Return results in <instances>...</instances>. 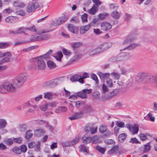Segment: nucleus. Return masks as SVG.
I'll return each mask as SVG.
<instances>
[{"mask_svg":"<svg viewBox=\"0 0 157 157\" xmlns=\"http://www.w3.org/2000/svg\"><path fill=\"white\" fill-rule=\"evenodd\" d=\"M27 30V28L23 27L21 28H18L17 30V35L24 33L25 31Z\"/></svg>","mask_w":157,"mask_h":157,"instance_id":"obj_32","label":"nucleus"},{"mask_svg":"<svg viewBox=\"0 0 157 157\" xmlns=\"http://www.w3.org/2000/svg\"><path fill=\"white\" fill-rule=\"evenodd\" d=\"M13 151L16 154H19L21 153V151L20 147H15L13 149Z\"/></svg>","mask_w":157,"mask_h":157,"instance_id":"obj_37","label":"nucleus"},{"mask_svg":"<svg viewBox=\"0 0 157 157\" xmlns=\"http://www.w3.org/2000/svg\"><path fill=\"white\" fill-rule=\"evenodd\" d=\"M119 151V147L118 146L115 145L109 151H108V154H110L115 153H118Z\"/></svg>","mask_w":157,"mask_h":157,"instance_id":"obj_21","label":"nucleus"},{"mask_svg":"<svg viewBox=\"0 0 157 157\" xmlns=\"http://www.w3.org/2000/svg\"><path fill=\"white\" fill-rule=\"evenodd\" d=\"M13 6L16 7L23 8L25 7V5L23 2L14 1L13 2Z\"/></svg>","mask_w":157,"mask_h":157,"instance_id":"obj_19","label":"nucleus"},{"mask_svg":"<svg viewBox=\"0 0 157 157\" xmlns=\"http://www.w3.org/2000/svg\"><path fill=\"white\" fill-rule=\"evenodd\" d=\"M44 132V131L42 130L37 129L35 132L34 134L36 136H39Z\"/></svg>","mask_w":157,"mask_h":157,"instance_id":"obj_55","label":"nucleus"},{"mask_svg":"<svg viewBox=\"0 0 157 157\" xmlns=\"http://www.w3.org/2000/svg\"><path fill=\"white\" fill-rule=\"evenodd\" d=\"M17 87L16 85L8 82H5L0 85V93L2 94L13 92L16 91Z\"/></svg>","mask_w":157,"mask_h":157,"instance_id":"obj_1","label":"nucleus"},{"mask_svg":"<svg viewBox=\"0 0 157 157\" xmlns=\"http://www.w3.org/2000/svg\"><path fill=\"white\" fill-rule=\"evenodd\" d=\"M63 54L65 55H70L71 53L70 51L67 50L65 48L63 49Z\"/></svg>","mask_w":157,"mask_h":157,"instance_id":"obj_63","label":"nucleus"},{"mask_svg":"<svg viewBox=\"0 0 157 157\" xmlns=\"http://www.w3.org/2000/svg\"><path fill=\"white\" fill-rule=\"evenodd\" d=\"M13 142L18 144H20L22 142V139L21 138H13Z\"/></svg>","mask_w":157,"mask_h":157,"instance_id":"obj_60","label":"nucleus"},{"mask_svg":"<svg viewBox=\"0 0 157 157\" xmlns=\"http://www.w3.org/2000/svg\"><path fill=\"white\" fill-rule=\"evenodd\" d=\"M97 11V7L95 6H94L91 9L89 10V12L90 14H94Z\"/></svg>","mask_w":157,"mask_h":157,"instance_id":"obj_31","label":"nucleus"},{"mask_svg":"<svg viewBox=\"0 0 157 157\" xmlns=\"http://www.w3.org/2000/svg\"><path fill=\"white\" fill-rule=\"evenodd\" d=\"M3 57H5V58L1 60L2 63H4L9 62L10 60V57L12 56L11 53L10 52H7L3 53Z\"/></svg>","mask_w":157,"mask_h":157,"instance_id":"obj_13","label":"nucleus"},{"mask_svg":"<svg viewBox=\"0 0 157 157\" xmlns=\"http://www.w3.org/2000/svg\"><path fill=\"white\" fill-rule=\"evenodd\" d=\"M101 48L102 49V51L103 52L111 47V44L109 43H105L100 45Z\"/></svg>","mask_w":157,"mask_h":157,"instance_id":"obj_22","label":"nucleus"},{"mask_svg":"<svg viewBox=\"0 0 157 157\" xmlns=\"http://www.w3.org/2000/svg\"><path fill=\"white\" fill-rule=\"evenodd\" d=\"M99 137L98 136H95L92 138V142L93 144H96L98 143V140L99 139Z\"/></svg>","mask_w":157,"mask_h":157,"instance_id":"obj_52","label":"nucleus"},{"mask_svg":"<svg viewBox=\"0 0 157 157\" xmlns=\"http://www.w3.org/2000/svg\"><path fill=\"white\" fill-rule=\"evenodd\" d=\"M98 21V19L97 18H95L93 19L91 23V25L93 26H95L97 25Z\"/></svg>","mask_w":157,"mask_h":157,"instance_id":"obj_62","label":"nucleus"},{"mask_svg":"<svg viewBox=\"0 0 157 157\" xmlns=\"http://www.w3.org/2000/svg\"><path fill=\"white\" fill-rule=\"evenodd\" d=\"M83 112L82 111L76 113L73 116L70 117L69 119L71 120L77 119L82 117L83 116Z\"/></svg>","mask_w":157,"mask_h":157,"instance_id":"obj_18","label":"nucleus"},{"mask_svg":"<svg viewBox=\"0 0 157 157\" xmlns=\"http://www.w3.org/2000/svg\"><path fill=\"white\" fill-rule=\"evenodd\" d=\"M82 44V43L81 42H75L71 44V46L74 49H75L81 47Z\"/></svg>","mask_w":157,"mask_h":157,"instance_id":"obj_23","label":"nucleus"},{"mask_svg":"<svg viewBox=\"0 0 157 157\" xmlns=\"http://www.w3.org/2000/svg\"><path fill=\"white\" fill-rule=\"evenodd\" d=\"M17 15L22 16H25L26 15V13L23 10L18 11L17 12Z\"/></svg>","mask_w":157,"mask_h":157,"instance_id":"obj_58","label":"nucleus"},{"mask_svg":"<svg viewBox=\"0 0 157 157\" xmlns=\"http://www.w3.org/2000/svg\"><path fill=\"white\" fill-rule=\"evenodd\" d=\"M141 78L143 80L150 83H156L155 76L147 75V74L145 73H140Z\"/></svg>","mask_w":157,"mask_h":157,"instance_id":"obj_6","label":"nucleus"},{"mask_svg":"<svg viewBox=\"0 0 157 157\" xmlns=\"http://www.w3.org/2000/svg\"><path fill=\"white\" fill-rule=\"evenodd\" d=\"M98 75L99 76L101 79H106L109 78L110 75L109 73H102L101 72H99L98 73Z\"/></svg>","mask_w":157,"mask_h":157,"instance_id":"obj_20","label":"nucleus"},{"mask_svg":"<svg viewBox=\"0 0 157 157\" xmlns=\"http://www.w3.org/2000/svg\"><path fill=\"white\" fill-rule=\"evenodd\" d=\"M7 124V123L5 120L3 119L0 120V128H4Z\"/></svg>","mask_w":157,"mask_h":157,"instance_id":"obj_34","label":"nucleus"},{"mask_svg":"<svg viewBox=\"0 0 157 157\" xmlns=\"http://www.w3.org/2000/svg\"><path fill=\"white\" fill-rule=\"evenodd\" d=\"M44 98L48 100H51L53 96L52 93L50 92H46L44 93Z\"/></svg>","mask_w":157,"mask_h":157,"instance_id":"obj_28","label":"nucleus"},{"mask_svg":"<svg viewBox=\"0 0 157 157\" xmlns=\"http://www.w3.org/2000/svg\"><path fill=\"white\" fill-rule=\"evenodd\" d=\"M82 139L83 140V143L85 144L89 143L92 140V138L90 137H87L85 139L83 138Z\"/></svg>","mask_w":157,"mask_h":157,"instance_id":"obj_36","label":"nucleus"},{"mask_svg":"<svg viewBox=\"0 0 157 157\" xmlns=\"http://www.w3.org/2000/svg\"><path fill=\"white\" fill-rule=\"evenodd\" d=\"M28 146L29 148H31L35 147V150L36 151H38L40 150V143L39 142L35 143V142L33 141L29 143Z\"/></svg>","mask_w":157,"mask_h":157,"instance_id":"obj_12","label":"nucleus"},{"mask_svg":"<svg viewBox=\"0 0 157 157\" xmlns=\"http://www.w3.org/2000/svg\"><path fill=\"white\" fill-rule=\"evenodd\" d=\"M85 102L84 101H78L76 102L75 106L77 108H79L80 106L84 105Z\"/></svg>","mask_w":157,"mask_h":157,"instance_id":"obj_47","label":"nucleus"},{"mask_svg":"<svg viewBox=\"0 0 157 157\" xmlns=\"http://www.w3.org/2000/svg\"><path fill=\"white\" fill-rule=\"evenodd\" d=\"M79 138L78 137H75L74 139L71 141V146H73L78 142L79 141Z\"/></svg>","mask_w":157,"mask_h":157,"instance_id":"obj_43","label":"nucleus"},{"mask_svg":"<svg viewBox=\"0 0 157 157\" xmlns=\"http://www.w3.org/2000/svg\"><path fill=\"white\" fill-rule=\"evenodd\" d=\"M127 136V135L125 133H123L119 136L118 137L119 140L121 142H124Z\"/></svg>","mask_w":157,"mask_h":157,"instance_id":"obj_27","label":"nucleus"},{"mask_svg":"<svg viewBox=\"0 0 157 157\" xmlns=\"http://www.w3.org/2000/svg\"><path fill=\"white\" fill-rule=\"evenodd\" d=\"M80 149L81 151H83V152H84L87 153H88V151L86 149L85 146L83 145H81Z\"/></svg>","mask_w":157,"mask_h":157,"instance_id":"obj_64","label":"nucleus"},{"mask_svg":"<svg viewBox=\"0 0 157 157\" xmlns=\"http://www.w3.org/2000/svg\"><path fill=\"white\" fill-rule=\"evenodd\" d=\"M106 85L109 87V88H112L114 86L112 80L110 78H107L106 80Z\"/></svg>","mask_w":157,"mask_h":157,"instance_id":"obj_26","label":"nucleus"},{"mask_svg":"<svg viewBox=\"0 0 157 157\" xmlns=\"http://www.w3.org/2000/svg\"><path fill=\"white\" fill-rule=\"evenodd\" d=\"M98 128L97 127H95L93 128H91L90 132L91 134H94L97 132Z\"/></svg>","mask_w":157,"mask_h":157,"instance_id":"obj_61","label":"nucleus"},{"mask_svg":"<svg viewBox=\"0 0 157 157\" xmlns=\"http://www.w3.org/2000/svg\"><path fill=\"white\" fill-rule=\"evenodd\" d=\"M139 45V44L137 43L132 44L129 46L125 48L124 49H128L129 50H132L137 47Z\"/></svg>","mask_w":157,"mask_h":157,"instance_id":"obj_25","label":"nucleus"},{"mask_svg":"<svg viewBox=\"0 0 157 157\" xmlns=\"http://www.w3.org/2000/svg\"><path fill=\"white\" fill-rule=\"evenodd\" d=\"M37 2H35L29 3L26 8V11L29 13L34 12L36 9L39 7Z\"/></svg>","mask_w":157,"mask_h":157,"instance_id":"obj_7","label":"nucleus"},{"mask_svg":"<svg viewBox=\"0 0 157 157\" xmlns=\"http://www.w3.org/2000/svg\"><path fill=\"white\" fill-rule=\"evenodd\" d=\"M9 45L8 43L0 42V48L4 49L7 47Z\"/></svg>","mask_w":157,"mask_h":157,"instance_id":"obj_39","label":"nucleus"},{"mask_svg":"<svg viewBox=\"0 0 157 157\" xmlns=\"http://www.w3.org/2000/svg\"><path fill=\"white\" fill-rule=\"evenodd\" d=\"M52 52V50H51L48 51L45 55V61L47 62L48 67L51 69H53L56 68V66L55 63L51 61L52 58L53 57L51 53Z\"/></svg>","mask_w":157,"mask_h":157,"instance_id":"obj_3","label":"nucleus"},{"mask_svg":"<svg viewBox=\"0 0 157 157\" xmlns=\"http://www.w3.org/2000/svg\"><path fill=\"white\" fill-rule=\"evenodd\" d=\"M48 38V36L47 34L33 35L30 38V40L31 42L36 41H40L45 40Z\"/></svg>","mask_w":157,"mask_h":157,"instance_id":"obj_5","label":"nucleus"},{"mask_svg":"<svg viewBox=\"0 0 157 157\" xmlns=\"http://www.w3.org/2000/svg\"><path fill=\"white\" fill-rule=\"evenodd\" d=\"M33 134L31 131H27L25 134V138L26 140H29L33 136Z\"/></svg>","mask_w":157,"mask_h":157,"instance_id":"obj_40","label":"nucleus"},{"mask_svg":"<svg viewBox=\"0 0 157 157\" xmlns=\"http://www.w3.org/2000/svg\"><path fill=\"white\" fill-rule=\"evenodd\" d=\"M57 54L58 56H55L54 57L56 59L59 61H61V58L63 56V55L61 52H59L57 53ZM53 57L54 56H53Z\"/></svg>","mask_w":157,"mask_h":157,"instance_id":"obj_41","label":"nucleus"},{"mask_svg":"<svg viewBox=\"0 0 157 157\" xmlns=\"http://www.w3.org/2000/svg\"><path fill=\"white\" fill-rule=\"evenodd\" d=\"M18 128L20 131L24 132L26 130V125L25 124H20L18 126Z\"/></svg>","mask_w":157,"mask_h":157,"instance_id":"obj_48","label":"nucleus"},{"mask_svg":"<svg viewBox=\"0 0 157 157\" xmlns=\"http://www.w3.org/2000/svg\"><path fill=\"white\" fill-rule=\"evenodd\" d=\"M80 55L76 54L71 59L70 61L71 63H73L79 60L80 59Z\"/></svg>","mask_w":157,"mask_h":157,"instance_id":"obj_30","label":"nucleus"},{"mask_svg":"<svg viewBox=\"0 0 157 157\" xmlns=\"http://www.w3.org/2000/svg\"><path fill=\"white\" fill-rule=\"evenodd\" d=\"M152 114L149 113L147 114V117H144V119L146 120H148V118H149L151 121L153 122L155 121V117H152Z\"/></svg>","mask_w":157,"mask_h":157,"instance_id":"obj_33","label":"nucleus"},{"mask_svg":"<svg viewBox=\"0 0 157 157\" xmlns=\"http://www.w3.org/2000/svg\"><path fill=\"white\" fill-rule=\"evenodd\" d=\"M88 15L85 13L82 15L81 16V19L83 22H86L87 21Z\"/></svg>","mask_w":157,"mask_h":157,"instance_id":"obj_42","label":"nucleus"},{"mask_svg":"<svg viewBox=\"0 0 157 157\" xmlns=\"http://www.w3.org/2000/svg\"><path fill=\"white\" fill-rule=\"evenodd\" d=\"M27 76L26 73H21L17 76L13 80V84L19 87L21 86L26 81Z\"/></svg>","mask_w":157,"mask_h":157,"instance_id":"obj_2","label":"nucleus"},{"mask_svg":"<svg viewBox=\"0 0 157 157\" xmlns=\"http://www.w3.org/2000/svg\"><path fill=\"white\" fill-rule=\"evenodd\" d=\"M119 88H117L116 89L114 90L111 93V94L112 96L116 95L119 92Z\"/></svg>","mask_w":157,"mask_h":157,"instance_id":"obj_56","label":"nucleus"},{"mask_svg":"<svg viewBox=\"0 0 157 157\" xmlns=\"http://www.w3.org/2000/svg\"><path fill=\"white\" fill-rule=\"evenodd\" d=\"M109 87L106 85L105 83H103L101 87V92L103 94H105L108 92L109 91Z\"/></svg>","mask_w":157,"mask_h":157,"instance_id":"obj_24","label":"nucleus"},{"mask_svg":"<svg viewBox=\"0 0 157 157\" xmlns=\"http://www.w3.org/2000/svg\"><path fill=\"white\" fill-rule=\"evenodd\" d=\"M62 145L63 147H70L71 146V141H66L62 143Z\"/></svg>","mask_w":157,"mask_h":157,"instance_id":"obj_59","label":"nucleus"},{"mask_svg":"<svg viewBox=\"0 0 157 157\" xmlns=\"http://www.w3.org/2000/svg\"><path fill=\"white\" fill-rule=\"evenodd\" d=\"M45 55L44 56H41L37 57L36 58H33L32 60L34 61L37 60V68L39 70H44L46 64L45 63Z\"/></svg>","mask_w":157,"mask_h":157,"instance_id":"obj_4","label":"nucleus"},{"mask_svg":"<svg viewBox=\"0 0 157 157\" xmlns=\"http://www.w3.org/2000/svg\"><path fill=\"white\" fill-rule=\"evenodd\" d=\"M111 75L115 79H118L120 78V75L117 73L113 72L111 74Z\"/></svg>","mask_w":157,"mask_h":157,"instance_id":"obj_54","label":"nucleus"},{"mask_svg":"<svg viewBox=\"0 0 157 157\" xmlns=\"http://www.w3.org/2000/svg\"><path fill=\"white\" fill-rule=\"evenodd\" d=\"M109 15V14L107 13H100L98 15L99 18L103 20L106 17Z\"/></svg>","mask_w":157,"mask_h":157,"instance_id":"obj_45","label":"nucleus"},{"mask_svg":"<svg viewBox=\"0 0 157 157\" xmlns=\"http://www.w3.org/2000/svg\"><path fill=\"white\" fill-rule=\"evenodd\" d=\"M136 35L133 34H130L126 37V39L123 42V44L125 45L131 43L136 39Z\"/></svg>","mask_w":157,"mask_h":157,"instance_id":"obj_11","label":"nucleus"},{"mask_svg":"<svg viewBox=\"0 0 157 157\" xmlns=\"http://www.w3.org/2000/svg\"><path fill=\"white\" fill-rule=\"evenodd\" d=\"M90 27L91 25L90 24L82 26L80 28V33L81 34H84L90 29Z\"/></svg>","mask_w":157,"mask_h":157,"instance_id":"obj_16","label":"nucleus"},{"mask_svg":"<svg viewBox=\"0 0 157 157\" xmlns=\"http://www.w3.org/2000/svg\"><path fill=\"white\" fill-rule=\"evenodd\" d=\"M27 30H29L33 32H36L37 31V29L35 26L33 25L31 27H27Z\"/></svg>","mask_w":157,"mask_h":157,"instance_id":"obj_44","label":"nucleus"},{"mask_svg":"<svg viewBox=\"0 0 157 157\" xmlns=\"http://www.w3.org/2000/svg\"><path fill=\"white\" fill-rule=\"evenodd\" d=\"M101 30L107 31L112 28V25L109 22L104 21L101 24Z\"/></svg>","mask_w":157,"mask_h":157,"instance_id":"obj_10","label":"nucleus"},{"mask_svg":"<svg viewBox=\"0 0 157 157\" xmlns=\"http://www.w3.org/2000/svg\"><path fill=\"white\" fill-rule=\"evenodd\" d=\"M100 94L99 92L96 91L93 93V97L95 99H98L100 98Z\"/></svg>","mask_w":157,"mask_h":157,"instance_id":"obj_49","label":"nucleus"},{"mask_svg":"<svg viewBox=\"0 0 157 157\" xmlns=\"http://www.w3.org/2000/svg\"><path fill=\"white\" fill-rule=\"evenodd\" d=\"M91 93V89H84L82 91L76 93L77 96L82 98H85L87 97V94H90Z\"/></svg>","mask_w":157,"mask_h":157,"instance_id":"obj_9","label":"nucleus"},{"mask_svg":"<svg viewBox=\"0 0 157 157\" xmlns=\"http://www.w3.org/2000/svg\"><path fill=\"white\" fill-rule=\"evenodd\" d=\"M144 151L146 152L149 151L150 149V145L149 142L147 143V144L144 145Z\"/></svg>","mask_w":157,"mask_h":157,"instance_id":"obj_46","label":"nucleus"},{"mask_svg":"<svg viewBox=\"0 0 157 157\" xmlns=\"http://www.w3.org/2000/svg\"><path fill=\"white\" fill-rule=\"evenodd\" d=\"M111 16L115 19H117L120 17V15L119 13L116 11H113L111 14Z\"/></svg>","mask_w":157,"mask_h":157,"instance_id":"obj_29","label":"nucleus"},{"mask_svg":"<svg viewBox=\"0 0 157 157\" xmlns=\"http://www.w3.org/2000/svg\"><path fill=\"white\" fill-rule=\"evenodd\" d=\"M61 25L59 19L53 21L51 24V26H57Z\"/></svg>","mask_w":157,"mask_h":157,"instance_id":"obj_35","label":"nucleus"},{"mask_svg":"<svg viewBox=\"0 0 157 157\" xmlns=\"http://www.w3.org/2000/svg\"><path fill=\"white\" fill-rule=\"evenodd\" d=\"M68 28L69 30L72 33L74 34H76L78 33V28L76 26L70 24L68 25Z\"/></svg>","mask_w":157,"mask_h":157,"instance_id":"obj_17","label":"nucleus"},{"mask_svg":"<svg viewBox=\"0 0 157 157\" xmlns=\"http://www.w3.org/2000/svg\"><path fill=\"white\" fill-rule=\"evenodd\" d=\"M48 106V103H46L45 104L41 105L40 106V108L41 110L43 111H46L47 109V107Z\"/></svg>","mask_w":157,"mask_h":157,"instance_id":"obj_53","label":"nucleus"},{"mask_svg":"<svg viewBox=\"0 0 157 157\" xmlns=\"http://www.w3.org/2000/svg\"><path fill=\"white\" fill-rule=\"evenodd\" d=\"M107 129V127L105 125H102L100 126L99 131L101 133L105 132Z\"/></svg>","mask_w":157,"mask_h":157,"instance_id":"obj_38","label":"nucleus"},{"mask_svg":"<svg viewBox=\"0 0 157 157\" xmlns=\"http://www.w3.org/2000/svg\"><path fill=\"white\" fill-rule=\"evenodd\" d=\"M21 152L25 153L27 150V147L26 146L24 145H22L20 147Z\"/></svg>","mask_w":157,"mask_h":157,"instance_id":"obj_57","label":"nucleus"},{"mask_svg":"<svg viewBox=\"0 0 157 157\" xmlns=\"http://www.w3.org/2000/svg\"><path fill=\"white\" fill-rule=\"evenodd\" d=\"M130 57L129 54L128 53L123 56H118L116 58H114L113 60L114 61H119L124 60H126L128 59Z\"/></svg>","mask_w":157,"mask_h":157,"instance_id":"obj_15","label":"nucleus"},{"mask_svg":"<svg viewBox=\"0 0 157 157\" xmlns=\"http://www.w3.org/2000/svg\"><path fill=\"white\" fill-rule=\"evenodd\" d=\"M70 80L72 82L78 81L81 83H83L84 82L82 78H81V76H78L76 74L72 76L70 78Z\"/></svg>","mask_w":157,"mask_h":157,"instance_id":"obj_14","label":"nucleus"},{"mask_svg":"<svg viewBox=\"0 0 157 157\" xmlns=\"http://www.w3.org/2000/svg\"><path fill=\"white\" fill-rule=\"evenodd\" d=\"M125 127L128 129L133 134L137 133L139 131V126L136 124L134 125L126 124Z\"/></svg>","mask_w":157,"mask_h":157,"instance_id":"obj_8","label":"nucleus"},{"mask_svg":"<svg viewBox=\"0 0 157 157\" xmlns=\"http://www.w3.org/2000/svg\"><path fill=\"white\" fill-rule=\"evenodd\" d=\"M53 80L47 81L44 84V86L45 87L47 86H52Z\"/></svg>","mask_w":157,"mask_h":157,"instance_id":"obj_51","label":"nucleus"},{"mask_svg":"<svg viewBox=\"0 0 157 157\" xmlns=\"http://www.w3.org/2000/svg\"><path fill=\"white\" fill-rule=\"evenodd\" d=\"M96 149L102 154H104L105 151V149L100 146H97L96 147Z\"/></svg>","mask_w":157,"mask_h":157,"instance_id":"obj_50","label":"nucleus"}]
</instances>
